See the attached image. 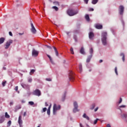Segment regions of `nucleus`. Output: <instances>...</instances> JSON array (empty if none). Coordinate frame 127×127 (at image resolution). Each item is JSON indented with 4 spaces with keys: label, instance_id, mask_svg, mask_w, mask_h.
<instances>
[{
    "label": "nucleus",
    "instance_id": "64",
    "mask_svg": "<svg viewBox=\"0 0 127 127\" xmlns=\"http://www.w3.org/2000/svg\"><path fill=\"white\" fill-rule=\"evenodd\" d=\"M25 102L24 101H22V103H24Z\"/></svg>",
    "mask_w": 127,
    "mask_h": 127
},
{
    "label": "nucleus",
    "instance_id": "18",
    "mask_svg": "<svg viewBox=\"0 0 127 127\" xmlns=\"http://www.w3.org/2000/svg\"><path fill=\"white\" fill-rule=\"evenodd\" d=\"M92 57V56L90 55V56H89V57H88V58H87V59H86V63H88L90 62Z\"/></svg>",
    "mask_w": 127,
    "mask_h": 127
},
{
    "label": "nucleus",
    "instance_id": "10",
    "mask_svg": "<svg viewBox=\"0 0 127 127\" xmlns=\"http://www.w3.org/2000/svg\"><path fill=\"white\" fill-rule=\"evenodd\" d=\"M94 37L95 36L94 33L93 32H89L88 34V37L89 38V39L93 40Z\"/></svg>",
    "mask_w": 127,
    "mask_h": 127
},
{
    "label": "nucleus",
    "instance_id": "34",
    "mask_svg": "<svg viewBox=\"0 0 127 127\" xmlns=\"http://www.w3.org/2000/svg\"><path fill=\"white\" fill-rule=\"evenodd\" d=\"M89 53L92 55L93 53V48L90 49V50H89Z\"/></svg>",
    "mask_w": 127,
    "mask_h": 127
},
{
    "label": "nucleus",
    "instance_id": "49",
    "mask_svg": "<svg viewBox=\"0 0 127 127\" xmlns=\"http://www.w3.org/2000/svg\"><path fill=\"white\" fill-rule=\"evenodd\" d=\"M9 35H10V36H13V35H12L11 32H9Z\"/></svg>",
    "mask_w": 127,
    "mask_h": 127
},
{
    "label": "nucleus",
    "instance_id": "6",
    "mask_svg": "<svg viewBox=\"0 0 127 127\" xmlns=\"http://www.w3.org/2000/svg\"><path fill=\"white\" fill-rule=\"evenodd\" d=\"M13 41L12 40H8L7 42H6L5 45V49L6 50L8 49L10 47V45L12 44Z\"/></svg>",
    "mask_w": 127,
    "mask_h": 127
},
{
    "label": "nucleus",
    "instance_id": "42",
    "mask_svg": "<svg viewBox=\"0 0 127 127\" xmlns=\"http://www.w3.org/2000/svg\"><path fill=\"white\" fill-rule=\"evenodd\" d=\"M47 109L46 108H43L42 113L45 112L47 111Z\"/></svg>",
    "mask_w": 127,
    "mask_h": 127
},
{
    "label": "nucleus",
    "instance_id": "36",
    "mask_svg": "<svg viewBox=\"0 0 127 127\" xmlns=\"http://www.w3.org/2000/svg\"><path fill=\"white\" fill-rule=\"evenodd\" d=\"M70 52H71V53L72 55H74V52H73V49L72 48H71L70 49Z\"/></svg>",
    "mask_w": 127,
    "mask_h": 127
},
{
    "label": "nucleus",
    "instance_id": "45",
    "mask_svg": "<svg viewBox=\"0 0 127 127\" xmlns=\"http://www.w3.org/2000/svg\"><path fill=\"white\" fill-rule=\"evenodd\" d=\"M46 80L48 81H52V79H51V78H46Z\"/></svg>",
    "mask_w": 127,
    "mask_h": 127
},
{
    "label": "nucleus",
    "instance_id": "53",
    "mask_svg": "<svg viewBox=\"0 0 127 127\" xmlns=\"http://www.w3.org/2000/svg\"><path fill=\"white\" fill-rule=\"evenodd\" d=\"M126 106H124V105H122L121 106H120V108H126Z\"/></svg>",
    "mask_w": 127,
    "mask_h": 127
},
{
    "label": "nucleus",
    "instance_id": "52",
    "mask_svg": "<svg viewBox=\"0 0 127 127\" xmlns=\"http://www.w3.org/2000/svg\"><path fill=\"white\" fill-rule=\"evenodd\" d=\"M51 107H52V104H51V105H50V106H49V108H48V110H50L51 108Z\"/></svg>",
    "mask_w": 127,
    "mask_h": 127
},
{
    "label": "nucleus",
    "instance_id": "54",
    "mask_svg": "<svg viewBox=\"0 0 127 127\" xmlns=\"http://www.w3.org/2000/svg\"><path fill=\"white\" fill-rule=\"evenodd\" d=\"M24 117L26 116V112H24V115H23Z\"/></svg>",
    "mask_w": 127,
    "mask_h": 127
},
{
    "label": "nucleus",
    "instance_id": "8",
    "mask_svg": "<svg viewBox=\"0 0 127 127\" xmlns=\"http://www.w3.org/2000/svg\"><path fill=\"white\" fill-rule=\"evenodd\" d=\"M74 105V109H73V112L76 113L77 112H79V110L78 109V104L76 102H75L73 104Z\"/></svg>",
    "mask_w": 127,
    "mask_h": 127
},
{
    "label": "nucleus",
    "instance_id": "63",
    "mask_svg": "<svg viewBox=\"0 0 127 127\" xmlns=\"http://www.w3.org/2000/svg\"><path fill=\"white\" fill-rule=\"evenodd\" d=\"M3 70H6V68L4 67H3Z\"/></svg>",
    "mask_w": 127,
    "mask_h": 127
},
{
    "label": "nucleus",
    "instance_id": "33",
    "mask_svg": "<svg viewBox=\"0 0 127 127\" xmlns=\"http://www.w3.org/2000/svg\"><path fill=\"white\" fill-rule=\"evenodd\" d=\"M11 124V121H9L7 123V127H9Z\"/></svg>",
    "mask_w": 127,
    "mask_h": 127
},
{
    "label": "nucleus",
    "instance_id": "27",
    "mask_svg": "<svg viewBox=\"0 0 127 127\" xmlns=\"http://www.w3.org/2000/svg\"><path fill=\"white\" fill-rule=\"evenodd\" d=\"M98 1V0H92V3L93 4H96Z\"/></svg>",
    "mask_w": 127,
    "mask_h": 127
},
{
    "label": "nucleus",
    "instance_id": "56",
    "mask_svg": "<svg viewBox=\"0 0 127 127\" xmlns=\"http://www.w3.org/2000/svg\"><path fill=\"white\" fill-rule=\"evenodd\" d=\"M80 127H84V126L81 124H80Z\"/></svg>",
    "mask_w": 127,
    "mask_h": 127
},
{
    "label": "nucleus",
    "instance_id": "46",
    "mask_svg": "<svg viewBox=\"0 0 127 127\" xmlns=\"http://www.w3.org/2000/svg\"><path fill=\"white\" fill-rule=\"evenodd\" d=\"M32 81V79L31 78H29V79H28V82H29L31 83Z\"/></svg>",
    "mask_w": 127,
    "mask_h": 127
},
{
    "label": "nucleus",
    "instance_id": "58",
    "mask_svg": "<svg viewBox=\"0 0 127 127\" xmlns=\"http://www.w3.org/2000/svg\"><path fill=\"white\" fill-rule=\"evenodd\" d=\"M45 106H46V107H47V106H49V105L47 104V102H46V103H45Z\"/></svg>",
    "mask_w": 127,
    "mask_h": 127
},
{
    "label": "nucleus",
    "instance_id": "19",
    "mask_svg": "<svg viewBox=\"0 0 127 127\" xmlns=\"http://www.w3.org/2000/svg\"><path fill=\"white\" fill-rule=\"evenodd\" d=\"M4 41H5L4 38H0V44L3 43Z\"/></svg>",
    "mask_w": 127,
    "mask_h": 127
},
{
    "label": "nucleus",
    "instance_id": "62",
    "mask_svg": "<svg viewBox=\"0 0 127 127\" xmlns=\"http://www.w3.org/2000/svg\"><path fill=\"white\" fill-rule=\"evenodd\" d=\"M10 105H13V103L12 102H10Z\"/></svg>",
    "mask_w": 127,
    "mask_h": 127
},
{
    "label": "nucleus",
    "instance_id": "25",
    "mask_svg": "<svg viewBox=\"0 0 127 127\" xmlns=\"http://www.w3.org/2000/svg\"><path fill=\"white\" fill-rule=\"evenodd\" d=\"M52 8L55 9L56 11H58L59 10L58 7H56V6H53V7H52Z\"/></svg>",
    "mask_w": 127,
    "mask_h": 127
},
{
    "label": "nucleus",
    "instance_id": "47",
    "mask_svg": "<svg viewBox=\"0 0 127 127\" xmlns=\"http://www.w3.org/2000/svg\"><path fill=\"white\" fill-rule=\"evenodd\" d=\"M94 11V9L93 8H90V9H89V11Z\"/></svg>",
    "mask_w": 127,
    "mask_h": 127
},
{
    "label": "nucleus",
    "instance_id": "14",
    "mask_svg": "<svg viewBox=\"0 0 127 127\" xmlns=\"http://www.w3.org/2000/svg\"><path fill=\"white\" fill-rule=\"evenodd\" d=\"M121 118L124 120L126 119L127 118V114L125 113L121 115Z\"/></svg>",
    "mask_w": 127,
    "mask_h": 127
},
{
    "label": "nucleus",
    "instance_id": "13",
    "mask_svg": "<svg viewBox=\"0 0 127 127\" xmlns=\"http://www.w3.org/2000/svg\"><path fill=\"white\" fill-rule=\"evenodd\" d=\"M95 28L97 29H102L103 28V26L100 24H96V25H95Z\"/></svg>",
    "mask_w": 127,
    "mask_h": 127
},
{
    "label": "nucleus",
    "instance_id": "12",
    "mask_svg": "<svg viewBox=\"0 0 127 127\" xmlns=\"http://www.w3.org/2000/svg\"><path fill=\"white\" fill-rule=\"evenodd\" d=\"M39 54V52L35 50L32 51V56L34 57H37Z\"/></svg>",
    "mask_w": 127,
    "mask_h": 127
},
{
    "label": "nucleus",
    "instance_id": "40",
    "mask_svg": "<svg viewBox=\"0 0 127 127\" xmlns=\"http://www.w3.org/2000/svg\"><path fill=\"white\" fill-rule=\"evenodd\" d=\"M98 120H99V119H97L95 120V121H94V125H96L97 124Z\"/></svg>",
    "mask_w": 127,
    "mask_h": 127
},
{
    "label": "nucleus",
    "instance_id": "51",
    "mask_svg": "<svg viewBox=\"0 0 127 127\" xmlns=\"http://www.w3.org/2000/svg\"><path fill=\"white\" fill-rule=\"evenodd\" d=\"M15 90L16 91H17V90H18V87L17 86L15 87Z\"/></svg>",
    "mask_w": 127,
    "mask_h": 127
},
{
    "label": "nucleus",
    "instance_id": "29",
    "mask_svg": "<svg viewBox=\"0 0 127 127\" xmlns=\"http://www.w3.org/2000/svg\"><path fill=\"white\" fill-rule=\"evenodd\" d=\"M95 104H92V105H91V107H90V110H93L94 108L95 107Z\"/></svg>",
    "mask_w": 127,
    "mask_h": 127
},
{
    "label": "nucleus",
    "instance_id": "31",
    "mask_svg": "<svg viewBox=\"0 0 127 127\" xmlns=\"http://www.w3.org/2000/svg\"><path fill=\"white\" fill-rule=\"evenodd\" d=\"M34 72H35V69H32L30 72V75H32Z\"/></svg>",
    "mask_w": 127,
    "mask_h": 127
},
{
    "label": "nucleus",
    "instance_id": "28",
    "mask_svg": "<svg viewBox=\"0 0 127 127\" xmlns=\"http://www.w3.org/2000/svg\"><path fill=\"white\" fill-rule=\"evenodd\" d=\"M21 86L24 88H27L28 86V85H26V84H22Z\"/></svg>",
    "mask_w": 127,
    "mask_h": 127
},
{
    "label": "nucleus",
    "instance_id": "37",
    "mask_svg": "<svg viewBox=\"0 0 127 127\" xmlns=\"http://www.w3.org/2000/svg\"><path fill=\"white\" fill-rule=\"evenodd\" d=\"M6 83V81H4V82H2V86H3V87L5 86Z\"/></svg>",
    "mask_w": 127,
    "mask_h": 127
},
{
    "label": "nucleus",
    "instance_id": "38",
    "mask_svg": "<svg viewBox=\"0 0 127 127\" xmlns=\"http://www.w3.org/2000/svg\"><path fill=\"white\" fill-rule=\"evenodd\" d=\"M115 73H116V75H118V73L117 67H115Z\"/></svg>",
    "mask_w": 127,
    "mask_h": 127
},
{
    "label": "nucleus",
    "instance_id": "7",
    "mask_svg": "<svg viewBox=\"0 0 127 127\" xmlns=\"http://www.w3.org/2000/svg\"><path fill=\"white\" fill-rule=\"evenodd\" d=\"M124 6L123 5H121L119 6V13H120V15H123L124 12Z\"/></svg>",
    "mask_w": 127,
    "mask_h": 127
},
{
    "label": "nucleus",
    "instance_id": "16",
    "mask_svg": "<svg viewBox=\"0 0 127 127\" xmlns=\"http://www.w3.org/2000/svg\"><path fill=\"white\" fill-rule=\"evenodd\" d=\"M120 56L122 57V61L123 62H125V54L123 53H121V54H120Z\"/></svg>",
    "mask_w": 127,
    "mask_h": 127
},
{
    "label": "nucleus",
    "instance_id": "26",
    "mask_svg": "<svg viewBox=\"0 0 127 127\" xmlns=\"http://www.w3.org/2000/svg\"><path fill=\"white\" fill-rule=\"evenodd\" d=\"M79 69L80 70V72H81L82 71V65L80 64L79 65Z\"/></svg>",
    "mask_w": 127,
    "mask_h": 127
},
{
    "label": "nucleus",
    "instance_id": "60",
    "mask_svg": "<svg viewBox=\"0 0 127 127\" xmlns=\"http://www.w3.org/2000/svg\"><path fill=\"white\" fill-rule=\"evenodd\" d=\"M48 48H49V49H51V50L52 49V47H50V46H48Z\"/></svg>",
    "mask_w": 127,
    "mask_h": 127
},
{
    "label": "nucleus",
    "instance_id": "2",
    "mask_svg": "<svg viewBox=\"0 0 127 127\" xmlns=\"http://www.w3.org/2000/svg\"><path fill=\"white\" fill-rule=\"evenodd\" d=\"M78 13V11L77 10H76V11H74V10H72V9H70L67 11V14L70 16L75 15L77 14Z\"/></svg>",
    "mask_w": 127,
    "mask_h": 127
},
{
    "label": "nucleus",
    "instance_id": "5",
    "mask_svg": "<svg viewBox=\"0 0 127 127\" xmlns=\"http://www.w3.org/2000/svg\"><path fill=\"white\" fill-rule=\"evenodd\" d=\"M13 41L12 40H8L7 42H6L5 45V49L6 50L8 49L10 47V45L12 44Z\"/></svg>",
    "mask_w": 127,
    "mask_h": 127
},
{
    "label": "nucleus",
    "instance_id": "22",
    "mask_svg": "<svg viewBox=\"0 0 127 127\" xmlns=\"http://www.w3.org/2000/svg\"><path fill=\"white\" fill-rule=\"evenodd\" d=\"M85 19L87 21H90V18L89 15H85Z\"/></svg>",
    "mask_w": 127,
    "mask_h": 127
},
{
    "label": "nucleus",
    "instance_id": "15",
    "mask_svg": "<svg viewBox=\"0 0 127 127\" xmlns=\"http://www.w3.org/2000/svg\"><path fill=\"white\" fill-rule=\"evenodd\" d=\"M18 123H19L20 126H21V125L22 124V117L21 116H20L19 117Z\"/></svg>",
    "mask_w": 127,
    "mask_h": 127
},
{
    "label": "nucleus",
    "instance_id": "4",
    "mask_svg": "<svg viewBox=\"0 0 127 127\" xmlns=\"http://www.w3.org/2000/svg\"><path fill=\"white\" fill-rule=\"evenodd\" d=\"M69 79L72 82L74 80V74L72 71H70L69 73Z\"/></svg>",
    "mask_w": 127,
    "mask_h": 127
},
{
    "label": "nucleus",
    "instance_id": "57",
    "mask_svg": "<svg viewBox=\"0 0 127 127\" xmlns=\"http://www.w3.org/2000/svg\"><path fill=\"white\" fill-rule=\"evenodd\" d=\"M106 127H111L110 125L108 124L107 126H106Z\"/></svg>",
    "mask_w": 127,
    "mask_h": 127
},
{
    "label": "nucleus",
    "instance_id": "3",
    "mask_svg": "<svg viewBox=\"0 0 127 127\" xmlns=\"http://www.w3.org/2000/svg\"><path fill=\"white\" fill-rule=\"evenodd\" d=\"M60 109L61 106L60 105L57 106V105L56 104H55L53 107V114L56 115L57 114V111L60 110Z\"/></svg>",
    "mask_w": 127,
    "mask_h": 127
},
{
    "label": "nucleus",
    "instance_id": "39",
    "mask_svg": "<svg viewBox=\"0 0 127 127\" xmlns=\"http://www.w3.org/2000/svg\"><path fill=\"white\" fill-rule=\"evenodd\" d=\"M65 94H64V95L63 97L62 101H64L65 100Z\"/></svg>",
    "mask_w": 127,
    "mask_h": 127
},
{
    "label": "nucleus",
    "instance_id": "21",
    "mask_svg": "<svg viewBox=\"0 0 127 127\" xmlns=\"http://www.w3.org/2000/svg\"><path fill=\"white\" fill-rule=\"evenodd\" d=\"M53 47V48H54V50H55V53H56V56H59V53H58V51H57V48H56V47Z\"/></svg>",
    "mask_w": 127,
    "mask_h": 127
},
{
    "label": "nucleus",
    "instance_id": "30",
    "mask_svg": "<svg viewBox=\"0 0 127 127\" xmlns=\"http://www.w3.org/2000/svg\"><path fill=\"white\" fill-rule=\"evenodd\" d=\"M5 117L7 119H9L10 118L9 115H8L7 112H6L5 114Z\"/></svg>",
    "mask_w": 127,
    "mask_h": 127
},
{
    "label": "nucleus",
    "instance_id": "11",
    "mask_svg": "<svg viewBox=\"0 0 127 127\" xmlns=\"http://www.w3.org/2000/svg\"><path fill=\"white\" fill-rule=\"evenodd\" d=\"M31 32L34 34H36V32H37V31H36V29H35V27H34V25L32 23H31Z\"/></svg>",
    "mask_w": 127,
    "mask_h": 127
},
{
    "label": "nucleus",
    "instance_id": "41",
    "mask_svg": "<svg viewBox=\"0 0 127 127\" xmlns=\"http://www.w3.org/2000/svg\"><path fill=\"white\" fill-rule=\"evenodd\" d=\"M83 1H84V2L85 3V4H87L88 3L89 0H83Z\"/></svg>",
    "mask_w": 127,
    "mask_h": 127
},
{
    "label": "nucleus",
    "instance_id": "9",
    "mask_svg": "<svg viewBox=\"0 0 127 127\" xmlns=\"http://www.w3.org/2000/svg\"><path fill=\"white\" fill-rule=\"evenodd\" d=\"M33 94L37 96H40L41 95V92L39 90L37 89L33 92Z\"/></svg>",
    "mask_w": 127,
    "mask_h": 127
},
{
    "label": "nucleus",
    "instance_id": "44",
    "mask_svg": "<svg viewBox=\"0 0 127 127\" xmlns=\"http://www.w3.org/2000/svg\"><path fill=\"white\" fill-rule=\"evenodd\" d=\"M74 39L75 40V41L76 42L77 41L76 36H74Z\"/></svg>",
    "mask_w": 127,
    "mask_h": 127
},
{
    "label": "nucleus",
    "instance_id": "48",
    "mask_svg": "<svg viewBox=\"0 0 127 127\" xmlns=\"http://www.w3.org/2000/svg\"><path fill=\"white\" fill-rule=\"evenodd\" d=\"M122 102V98H120V100H119V104H121Z\"/></svg>",
    "mask_w": 127,
    "mask_h": 127
},
{
    "label": "nucleus",
    "instance_id": "43",
    "mask_svg": "<svg viewBox=\"0 0 127 127\" xmlns=\"http://www.w3.org/2000/svg\"><path fill=\"white\" fill-rule=\"evenodd\" d=\"M47 114H48V115H50V110L48 109Z\"/></svg>",
    "mask_w": 127,
    "mask_h": 127
},
{
    "label": "nucleus",
    "instance_id": "17",
    "mask_svg": "<svg viewBox=\"0 0 127 127\" xmlns=\"http://www.w3.org/2000/svg\"><path fill=\"white\" fill-rule=\"evenodd\" d=\"M83 117L84 118H85L86 120H90V118L88 116H87V115L86 114H83Z\"/></svg>",
    "mask_w": 127,
    "mask_h": 127
},
{
    "label": "nucleus",
    "instance_id": "23",
    "mask_svg": "<svg viewBox=\"0 0 127 127\" xmlns=\"http://www.w3.org/2000/svg\"><path fill=\"white\" fill-rule=\"evenodd\" d=\"M53 3L55 5H57L58 6H60V3L59 1H55L53 2Z\"/></svg>",
    "mask_w": 127,
    "mask_h": 127
},
{
    "label": "nucleus",
    "instance_id": "20",
    "mask_svg": "<svg viewBox=\"0 0 127 127\" xmlns=\"http://www.w3.org/2000/svg\"><path fill=\"white\" fill-rule=\"evenodd\" d=\"M80 52L81 54H83V55H84L85 54V52H84V48L83 47H82L81 48V50L80 51Z\"/></svg>",
    "mask_w": 127,
    "mask_h": 127
},
{
    "label": "nucleus",
    "instance_id": "61",
    "mask_svg": "<svg viewBox=\"0 0 127 127\" xmlns=\"http://www.w3.org/2000/svg\"><path fill=\"white\" fill-rule=\"evenodd\" d=\"M69 33H70V32H66V34L67 35H68Z\"/></svg>",
    "mask_w": 127,
    "mask_h": 127
},
{
    "label": "nucleus",
    "instance_id": "59",
    "mask_svg": "<svg viewBox=\"0 0 127 127\" xmlns=\"http://www.w3.org/2000/svg\"><path fill=\"white\" fill-rule=\"evenodd\" d=\"M3 122V121L2 120H0V124L2 123Z\"/></svg>",
    "mask_w": 127,
    "mask_h": 127
},
{
    "label": "nucleus",
    "instance_id": "1",
    "mask_svg": "<svg viewBox=\"0 0 127 127\" xmlns=\"http://www.w3.org/2000/svg\"><path fill=\"white\" fill-rule=\"evenodd\" d=\"M107 32H102V34H101V41H102V44L104 46L107 45Z\"/></svg>",
    "mask_w": 127,
    "mask_h": 127
},
{
    "label": "nucleus",
    "instance_id": "50",
    "mask_svg": "<svg viewBox=\"0 0 127 127\" xmlns=\"http://www.w3.org/2000/svg\"><path fill=\"white\" fill-rule=\"evenodd\" d=\"M98 109H99V108H98V107H97V108H95V109H94V112H97V110H98Z\"/></svg>",
    "mask_w": 127,
    "mask_h": 127
},
{
    "label": "nucleus",
    "instance_id": "32",
    "mask_svg": "<svg viewBox=\"0 0 127 127\" xmlns=\"http://www.w3.org/2000/svg\"><path fill=\"white\" fill-rule=\"evenodd\" d=\"M47 57L49 58V59H50L51 62L52 63H53V60H52V58L50 57V56H49V55H47Z\"/></svg>",
    "mask_w": 127,
    "mask_h": 127
},
{
    "label": "nucleus",
    "instance_id": "55",
    "mask_svg": "<svg viewBox=\"0 0 127 127\" xmlns=\"http://www.w3.org/2000/svg\"><path fill=\"white\" fill-rule=\"evenodd\" d=\"M103 62V60H99V63H102Z\"/></svg>",
    "mask_w": 127,
    "mask_h": 127
},
{
    "label": "nucleus",
    "instance_id": "35",
    "mask_svg": "<svg viewBox=\"0 0 127 127\" xmlns=\"http://www.w3.org/2000/svg\"><path fill=\"white\" fill-rule=\"evenodd\" d=\"M29 104L31 105V106H33L34 105V103L32 101H30V102H29Z\"/></svg>",
    "mask_w": 127,
    "mask_h": 127
},
{
    "label": "nucleus",
    "instance_id": "24",
    "mask_svg": "<svg viewBox=\"0 0 127 127\" xmlns=\"http://www.w3.org/2000/svg\"><path fill=\"white\" fill-rule=\"evenodd\" d=\"M21 107L20 105H18L15 107V111L16 112L17 110L20 109Z\"/></svg>",
    "mask_w": 127,
    "mask_h": 127
}]
</instances>
